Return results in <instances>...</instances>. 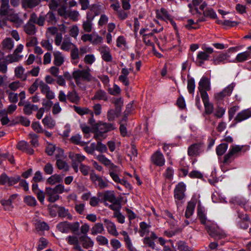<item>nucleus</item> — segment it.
I'll use <instances>...</instances> for the list:
<instances>
[{"mask_svg":"<svg viewBox=\"0 0 251 251\" xmlns=\"http://www.w3.org/2000/svg\"><path fill=\"white\" fill-rule=\"evenodd\" d=\"M91 70L89 67H86L83 70H77L73 72V77L77 85H79L80 81L86 82L95 81V78L91 74Z\"/></svg>","mask_w":251,"mask_h":251,"instance_id":"1","label":"nucleus"},{"mask_svg":"<svg viewBox=\"0 0 251 251\" xmlns=\"http://www.w3.org/2000/svg\"><path fill=\"white\" fill-rule=\"evenodd\" d=\"M97 197L99 198L100 201L104 203L105 205H108L106 201H109L113 204H119L113 191L107 190L98 192Z\"/></svg>","mask_w":251,"mask_h":251,"instance_id":"2","label":"nucleus"},{"mask_svg":"<svg viewBox=\"0 0 251 251\" xmlns=\"http://www.w3.org/2000/svg\"><path fill=\"white\" fill-rule=\"evenodd\" d=\"M186 186L182 182L178 183L174 189V198L177 207L181 206L183 203L182 200L184 198Z\"/></svg>","mask_w":251,"mask_h":251,"instance_id":"3","label":"nucleus"},{"mask_svg":"<svg viewBox=\"0 0 251 251\" xmlns=\"http://www.w3.org/2000/svg\"><path fill=\"white\" fill-rule=\"evenodd\" d=\"M242 149L243 146L239 145L231 146L228 153L224 156L223 163L226 165L229 164L234 158L238 156V153L240 152Z\"/></svg>","mask_w":251,"mask_h":251,"instance_id":"4","label":"nucleus"},{"mask_svg":"<svg viewBox=\"0 0 251 251\" xmlns=\"http://www.w3.org/2000/svg\"><path fill=\"white\" fill-rule=\"evenodd\" d=\"M205 228L209 235L215 239L219 240L226 237L225 233L215 224H206Z\"/></svg>","mask_w":251,"mask_h":251,"instance_id":"5","label":"nucleus"},{"mask_svg":"<svg viewBox=\"0 0 251 251\" xmlns=\"http://www.w3.org/2000/svg\"><path fill=\"white\" fill-rule=\"evenodd\" d=\"M203 51H199L197 55L196 63L199 66H202L205 61L209 60L210 55L213 52V49L210 47L202 48Z\"/></svg>","mask_w":251,"mask_h":251,"instance_id":"6","label":"nucleus"},{"mask_svg":"<svg viewBox=\"0 0 251 251\" xmlns=\"http://www.w3.org/2000/svg\"><path fill=\"white\" fill-rule=\"evenodd\" d=\"M90 178L95 185L100 189H104L109 186L108 180L97 175L94 170H92L90 174Z\"/></svg>","mask_w":251,"mask_h":251,"instance_id":"7","label":"nucleus"},{"mask_svg":"<svg viewBox=\"0 0 251 251\" xmlns=\"http://www.w3.org/2000/svg\"><path fill=\"white\" fill-rule=\"evenodd\" d=\"M115 126L113 124L109 123H104L99 121L94 126V130L100 131L103 133H106L115 129Z\"/></svg>","mask_w":251,"mask_h":251,"instance_id":"8","label":"nucleus"},{"mask_svg":"<svg viewBox=\"0 0 251 251\" xmlns=\"http://www.w3.org/2000/svg\"><path fill=\"white\" fill-rule=\"evenodd\" d=\"M143 41L144 43L148 46H151L152 47V50H154V44L152 42V40L159 47L160 44L157 38L153 35V33H150L148 34H143L142 36Z\"/></svg>","mask_w":251,"mask_h":251,"instance_id":"9","label":"nucleus"},{"mask_svg":"<svg viewBox=\"0 0 251 251\" xmlns=\"http://www.w3.org/2000/svg\"><path fill=\"white\" fill-rule=\"evenodd\" d=\"M152 163L156 166L161 167L165 163V159L162 153L159 151H156L151 156Z\"/></svg>","mask_w":251,"mask_h":251,"instance_id":"10","label":"nucleus"},{"mask_svg":"<svg viewBox=\"0 0 251 251\" xmlns=\"http://www.w3.org/2000/svg\"><path fill=\"white\" fill-rule=\"evenodd\" d=\"M202 144L198 143L191 145L188 149V154L190 156H196L203 151Z\"/></svg>","mask_w":251,"mask_h":251,"instance_id":"11","label":"nucleus"},{"mask_svg":"<svg viewBox=\"0 0 251 251\" xmlns=\"http://www.w3.org/2000/svg\"><path fill=\"white\" fill-rule=\"evenodd\" d=\"M99 50L101 55V58L105 62H111L112 60V55L109 47L106 46H101L99 48Z\"/></svg>","mask_w":251,"mask_h":251,"instance_id":"12","label":"nucleus"},{"mask_svg":"<svg viewBox=\"0 0 251 251\" xmlns=\"http://www.w3.org/2000/svg\"><path fill=\"white\" fill-rule=\"evenodd\" d=\"M250 117H251V110L247 109L239 112L234 118V121L236 123H240Z\"/></svg>","mask_w":251,"mask_h":251,"instance_id":"13","label":"nucleus"},{"mask_svg":"<svg viewBox=\"0 0 251 251\" xmlns=\"http://www.w3.org/2000/svg\"><path fill=\"white\" fill-rule=\"evenodd\" d=\"M103 221L108 233L114 236H118L119 233L115 225L106 219H104Z\"/></svg>","mask_w":251,"mask_h":251,"instance_id":"14","label":"nucleus"},{"mask_svg":"<svg viewBox=\"0 0 251 251\" xmlns=\"http://www.w3.org/2000/svg\"><path fill=\"white\" fill-rule=\"evenodd\" d=\"M199 91H210L211 89L209 79L203 76L199 82Z\"/></svg>","mask_w":251,"mask_h":251,"instance_id":"15","label":"nucleus"},{"mask_svg":"<svg viewBox=\"0 0 251 251\" xmlns=\"http://www.w3.org/2000/svg\"><path fill=\"white\" fill-rule=\"evenodd\" d=\"M79 240L81 242L82 247L85 249L92 247L94 242L92 239L86 235H82L79 237Z\"/></svg>","mask_w":251,"mask_h":251,"instance_id":"16","label":"nucleus"},{"mask_svg":"<svg viewBox=\"0 0 251 251\" xmlns=\"http://www.w3.org/2000/svg\"><path fill=\"white\" fill-rule=\"evenodd\" d=\"M228 55L227 53H220L217 56H214L212 61L215 65L225 64L226 61L227 59Z\"/></svg>","mask_w":251,"mask_h":251,"instance_id":"17","label":"nucleus"},{"mask_svg":"<svg viewBox=\"0 0 251 251\" xmlns=\"http://www.w3.org/2000/svg\"><path fill=\"white\" fill-rule=\"evenodd\" d=\"M9 0H1V6L0 8V15L1 16H8L9 13Z\"/></svg>","mask_w":251,"mask_h":251,"instance_id":"18","label":"nucleus"},{"mask_svg":"<svg viewBox=\"0 0 251 251\" xmlns=\"http://www.w3.org/2000/svg\"><path fill=\"white\" fill-rule=\"evenodd\" d=\"M2 49L7 52L11 51L14 47V41L11 38H6L1 42Z\"/></svg>","mask_w":251,"mask_h":251,"instance_id":"19","label":"nucleus"},{"mask_svg":"<svg viewBox=\"0 0 251 251\" xmlns=\"http://www.w3.org/2000/svg\"><path fill=\"white\" fill-rule=\"evenodd\" d=\"M156 17L159 19H161L164 21L169 20L172 23L174 22L168 11L164 8H161L160 12L156 14Z\"/></svg>","mask_w":251,"mask_h":251,"instance_id":"20","label":"nucleus"},{"mask_svg":"<svg viewBox=\"0 0 251 251\" xmlns=\"http://www.w3.org/2000/svg\"><path fill=\"white\" fill-rule=\"evenodd\" d=\"M92 100H97L106 101L108 100V95L106 92L101 89H100L96 92L94 97L92 98Z\"/></svg>","mask_w":251,"mask_h":251,"instance_id":"21","label":"nucleus"},{"mask_svg":"<svg viewBox=\"0 0 251 251\" xmlns=\"http://www.w3.org/2000/svg\"><path fill=\"white\" fill-rule=\"evenodd\" d=\"M25 70L24 68L21 66L15 68L14 70L15 76L22 81H25L27 79V74H24Z\"/></svg>","mask_w":251,"mask_h":251,"instance_id":"22","label":"nucleus"},{"mask_svg":"<svg viewBox=\"0 0 251 251\" xmlns=\"http://www.w3.org/2000/svg\"><path fill=\"white\" fill-rule=\"evenodd\" d=\"M38 106L36 105L32 104L29 102H25L23 108L24 113L27 115H30L33 111H37Z\"/></svg>","mask_w":251,"mask_h":251,"instance_id":"23","label":"nucleus"},{"mask_svg":"<svg viewBox=\"0 0 251 251\" xmlns=\"http://www.w3.org/2000/svg\"><path fill=\"white\" fill-rule=\"evenodd\" d=\"M46 193L49 197L48 201L50 202H54L59 200L60 196L53 192L52 188L47 187L46 189Z\"/></svg>","mask_w":251,"mask_h":251,"instance_id":"24","label":"nucleus"},{"mask_svg":"<svg viewBox=\"0 0 251 251\" xmlns=\"http://www.w3.org/2000/svg\"><path fill=\"white\" fill-rule=\"evenodd\" d=\"M9 21L15 24L17 26H19L23 24V21L18 16V14L10 13L8 16Z\"/></svg>","mask_w":251,"mask_h":251,"instance_id":"25","label":"nucleus"},{"mask_svg":"<svg viewBox=\"0 0 251 251\" xmlns=\"http://www.w3.org/2000/svg\"><path fill=\"white\" fill-rule=\"evenodd\" d=\"M79 55V49L75 45H74V48H72L71 51V58L73 60V64H76L78 62Z\"/></svg>","mask_w":251,"mask_h":251,"instance_id":"26","label":"nucleus"},{"mask_svg":"<svg viewBox=\"0 0 251 251\" xmlns=\"http://www.w3.org/2000/svg\"><path fill=\"white\" fill-rule=\"evenodd\" d=\"M53 54L54 56L53 64L57 67L61 66L64 61L62 53L59 51H55Z\"/></svg>","mask_w":251,"mask_h":251,"instance_id":"27","label":"nucleus"},{"mask_svg":"<svg viewBox=\"0 0 251 251\" xmlns=\"http://www.w3.org/2000/svg\"><path fill=\"white\" fill-rule=\"evenodd\" d=\"M25 32L28 35H33L36 32L35 25L33 24L27 22L24 26Z\"/></svg>","mask_w":251,"mask_h":251,"instance_id":"28","label":"nucleus"},{"mask_svg":"<svg viewBox=\"0 0 251 251\" xmlns=\"http://www.w3.org/2000/svg\"><path fill=\"white\" fill-rule=\"evenodd\" d=\"M38 4V0H22V5L24 8H32Z\"/></svg>","mask_w":251,"mask_h":251,"instance_id":"29","label":"nucleus"},{"mask_svg":"<svg viewBox=\"0 0 251 251\" xmlns=\"http://www.w3.org/2000/svg\"><path fill=\"white\" fill-rule=\"evenodd\" d=\"M251 56V52L246 51L240 53H238L236 58L235 61L237 62H243L248 59Z\"/></svg>","mask_w":251,"mask_h":251,"instance_id":"30","label":"nucleus"},{"mask_svg":"<svg viewBox=\"0 0 251 251\" xmlns=\"http://www.w3.org/2000/svg\"><path fill=\"white\" fill-rule=\"evenodd\" d=\"M75 111L80 115L84 114H89L90 116H93V112L87 108H82L81 107L74 106Z\"/></svg>","mask_w":251,"mask_h":251,"instance_id":"31","label":"nucleus"},{"mask_svg":"<svg viewBox=\"0 0 251 251\" xmlns=\"http://www.w3.org/2000/svg\"><path fill=\"white\" fill-rule=\"evenodd\" d=\"M195 208V203L193 201L188 202L186 210L185 213V216L186 218H189L193 214Z\"/></svg>","mask_w":251,"mask_h":251,"instance_id":"32","label":"nucleus"},{"mask_svg":"<svg viewBox=\"0 0 251 251\" xmlns=\"http://www.w3.org/2000/svg\"><path fill=\"white\" fill-rule=\"evenodd\" d=\"M67 99L71 102L77 103L80 100V98L75 91H73L68 93Z\"/></svg>","mask_w":251,"mask_h":251,"instance_id":"33","label":"nucleus"},{"mask_svg":"<svg viewBox=\"0 0 251 251\" xmlns=\"http://www.w3.org/2000/svg\"><path fill=\"white\" fill-rule=\"evenodd\" d=\"M104 231V227L101 223H96L91 228V234L93 235L102 233Z\"/></svg>","mask_w":251,"mask_h":251,"instance_id":"34","label":"nucleus"},{"mask_svg":"<svg viewBox=\"0 0 251 251\" xmlns=\"http://www.w3.org/2000/svg\"><path fill=\"white\" fill-rule=\"evenodd\" d=\"M97 159L106 166H110V168H117V166L111 163V161L103 155H99Z\"/></svg>","mask_w":251,"mask_h":251,"instance_id":"35","label":"nucleus"},{"mask_svg":"<svg viewBox=\"0 0 251 251\" xmlns=\"http://www.w3.org/2000/svg\"><path fill=\"white\" fill-rule=\"evenodd\" d=\"M81 137L79 134H76L74 136H73L70 138V141L71 143L75 144L81 146H84L86 145L89 142H85L81 141Z\"/></svg>","mask_w":251,"mask_h":251,"instance_id":"36","label":"nucleus"},{"mask_svg":"<svg viewBox=\"0 0 251 251\" xmlns=\"http://www.w3.org/2000/svg\"><path fill=\"white\" fill-rule=\"evenodd\" d=\"M62 181V177L60 175L55 174L52 175L47 180V182L50 185H53L56 183H60Z\"/></svg>","mask_w":251,"mask_h":251,"instance_id":"37","label":"nucleus"},{"mask_svg":"<svg viewBox=\"0 0 251 251\" xmlns=\"http://www.w3.org/2000/svg\"><path fill=\"white\" fill-rule=\"evenodd\" d=\"M57 228L62 233H68L70 231V223L67 221L61 222L57 225Z\"/></svg>","mask_w":251,"mask_h":251,"instance_id":"38","label":"nucleus"},{"mask_svg":"<svg viewBox=\"0 0 251 251\" xmlns=\"http://www.w3.org/2000/svg\"><path fill=\"white\" fill-rule=\"evenodd\" d=\"M58 216L62 218L67 217L69 220H71L73 217L69 212L68 209H65L63 207H59L58 210Z\"/></svg>","mask_w":251,"mask_h":251,"instance_id":"39","label":"nucleus"},{"mask_svg":"<svg viewBox=\"0 0 251 251\" xmlns=\"http://www.w3.org/2000/svg\"><path fill=\"white\" fill-rule=\"evenodd\" d=\"M121 113V110L120 109L115 110L113 109H110L107 114V118L109 121H114L116 117H118Z\"/></svg>","mask_w":251,"mask_h":251,"instance_id":"40","label":"nucleus"},{"mask_svg":"<svg viewBox=\"0 0 251 251\" xmlns=\"http://www.w3.org/2000/svg\"><path fill=\"white\" fill-rule=\"evenodd\" d=\"M45 20L48 23L49 25H54L56 24L57 20L54 14L51 11H49L45 16Z\"/></svg>","mask_w":251,"mask_h":251,"instance_id":"41","label":"nucleus"},{"mask_svg":"<svg viewBox=\"0 0 251 251\" xmlns=\"http://www.w3.org/2000/svg\"><path fill=\"white\" fill-rule=\"evenodd\" d=\"M45 126L48 128H53L55 125V122L50 117L47 116L42 120Z\"/></svg>","mask_w":251,"mask_h":251,"instance_id":"42","label":"nucleus"},{"mask_svg":"<svg viewBox=\"0 0 251 251\" xmlns=\"http://www.w3.org/2000/svg\"><path fill=\"white\" fill-rule=\"evenodd\" d=\"M228 148V145L226 143H222L218 146L216 148V153L218 156L223 155L226 151Z\"/></svg>","mask_w":251,"mask_h":251,"instance_id":"43","label":"nucleus"},{"mask_svg":"<svg viewBox=\"0 0 251 251\" xmlns=\"http://www.w3.org/2000/svg\"><path fill=\"white\" fill-rule=\"evenodd\" d=\"M56 165L59 170H63L66 172L69 170V167L67 163L61 159H57L56 160Z\"/></svg>","mask_w":251,"mask_h":251,"instance_id":"44","label":"nucleus"},{"mask_svg":"<svg viewBox=\"0 0 251 251\" xmlns=\"http://www.w3.org/2000/svg\"><path fill=\"white\" fill-rule=\"evenodd\" d=\"M149 227L150 226L147 225L144 222H142L140 223L139 233L141 236L143 237L146 233H148L149 232Z\"/></svg>","mask_w":251,"mask_h":251,"instance_id":"45","label":"nucleus"},{"mask_svg":"<svg viewBox=\"0 0 251 251\" xmlns=\"http://www.w3.org/2000/svg\"><path fill=\"white\" fill-rule=\"evenodd\" d=\"M35 228L37 231H44L49 229V226L45 222L38 221L35 224Z\"/></svg>","mask_w":251,"mask_h":251,"instance_id":"46","label":"nucleus"},{"mask_svg":"<svg viewBox=\"0 0 251 251\" xmlns=\"http://www.w3.org/2000/svg\"><path fill=\"white\" fill-rule=\"evenodd\" d=\"M74 45H75L71 43L69 39H65L61 46V49L63 50L69 51L72 46L74 48Z\"/></svg>","mask_w":251,"mask_h":251,"instance_id":"47","label":"nucleus"},{"mask_svg":"<svg viewBox=\"0 0 251 251\" xmlns=\"http://www.w3.org/2000/svg\"><path fill=\"white\" fill-rule=\"evenodd\" d=\"M203 15L205 17H208L211 19H216L217 18V14L214 10L211 8H207L203 11Z\"/></svg>","mask_w":251,"mask_h":251,"instance_id":"48","label":"nucleus"},{"mask_svg":"<svg viewBox=\"0 0 251 251\" xmlns=\"http://www.w3.org/2000/svg\"><path fill=\"white\" fill-rule=\"evenodd\" d=\"M80 228V224L78 222L74 223H70V231H71L73 233L79 235V229Z\"/></svg>","mask_w":251,"mask_h":251,"instance_id":"49","label":"nucleus"},{"mask_svg":"<svg viewBox=\"0 0 251 251\" xmlns=\"http://www.w3.org/2000/svg\"><path fill=\"white\" fill-rule=\"evenodd\" d=\"M6 93L8 95V99L11 102L16 103L18 100V95L10 92L9 90H5Z\"/></svg>","mask_w":251,"mask_h":251,"instance_id":"50","label":"nucleus"},{"mask_svg":"<svg viewBox=\"0 0 251 251\" xmlns=\"http://www.w3.org/2000/svg\"><path fill=\"white\" fill-rule=\"evenodd\" d=\"M25 202L30 206H35L37 204V201L35 198L31 196H27L24 198Z\"/></svg>","mask_w":251,"mask_h":251,"instance_id":"51","label":"nucleus"},{"mask_svg":"<svg viewBox=\"0 0 251 251\" xmlns=\"http://www.w3.org/2000/svg\"><path fill=\"white\" fill-rule=\"evenodd\" d=\"M23 87L22 83L18 80L13 81L8 84V88L9 90L16 91L20 87Z\"/></svg>","mask_w":251,"mask_h":251,"instance_id":"52","label":"nucleus"},{"mask_svg":"<svg viewBox=\"0 0 251 251\" xmlns=\"http://www.w3.org/2000/svg\"><path fill=\"white\" fill-rule=\"evenodd\" d=\"M82 27L85 32H90L92 31V24L90 18L87 17V20L83 23Z\"/></svg>","mask_w":251,"mask_h":251,"instance_id":"53","label":"nucleus"},{"mask_svg":"<svg viewBox=\"0 0 251 251\" xmlns=\"http://www.w3.org/2000/svg\"><path fill=\"white\" fill-rule=\"evenodd\" d=\"M177 249L180 251H192V249L188 246L184 241H179L177 243Z\"/></svg>","mask_w":251,"mask_h":251,"instance_id":"54","label":"nucleus"},{"mask_svg":"<svg viewBox=\"0 0 251 251\" xmlns=\"http://www.w3.org/2000/svg\"><path fill=\"white\" fill-rule=\"evenodd\" d=\"M70 158L72 159V161H75L77 163H81L82 161H83L86 157L85 156L82 155L79 153H76L75 154H73V155H70Z\"/></svg>","mask_w":251,"mask_h":251,"instance_id":"55","label":"nucleus"},{"mask_svg":"<svg viewBox=\"0 0 251 251\" xmlns=\"http://www.w3.org/2000/svg\"><path fill=\"white\" fill-rule=\"evenodd\" d=\"M195 89V82L193 78H190L187 81V89L190 94H194Z\"/></svg>","mask_w":251,"mask_h":251,"instance_id":"56","label":"nucleus"},{"mask_svg":"<svg viewBox=\"0 0 251 251\" xmlns=\"http://www.w3.org/2000/svg\"><path fill=\"white\" fill-rule=\"evenodd\" d=\"M3 159L4 160L7 159L12 164L15 163L13 155L8 152L4 153H0V159Z\"/></svg>","mask_w":251,"mask_h":251,"instance_id":"57","label":"nucleus"},{"mask_svg":"<svg viewBox=\"0 0 251 251\" xmlns=\"http://www.w3.org/2000/svg\"><path fill=\"white\" fill-rule=\"evenodd\" d=\"M115 168H110L109 171V174L115 182L119 183L121 182V179L120 178L118 174L115 172Z\"/></svg>","mask_w":251,"mask_h":251,"instance_id":"58","label":"nucleus"},{"mask_svg":"<svg viewBox=\"0 0 251 251\" xmlns=\"http://www.w3.org/2000/svg\"><path fill=\"white\" fill-rule=\"evenodd\" d=\"M40 81L38 78L35 79V81L28 88V92L30 94H33L40 86Z\"/></svg>","mask_w":251,"mask_h":251,"instance_id":"59","label":"nucleus"},{"mask_svg":"<svg viewBox=\"0 0 251 251\" xmlns=\"http://www.w3.org/2000/svg\"><path fill=\"white\" fill-rule=\"evenodd\" d=\"M120 88L116 84L113 85V88H109L108 89V93L113 96H116L121 93Z\"/></svg>","mask_w":251,"mask_h":251,"instance_id":"60","label":"nucleus"},{"mask_svg":"<svg viewBox=\"0 0 251 251\" xmlns=\"http://www.w3.org/2000/svg\"><path fill=\"white\" fill-rule=\"evenodd\" d=\"M84 147V150L87 153L90 154H94L96 148L95 143L91 144L89 146L85 145Z\"/></svg>","mask_w":251,"mask_h":251,"instance_id":"61","label":"nucleus"},{"mask_svg":"<svg viewBox=\"0 0 251 251\" xmlns=\"http://www.w3.org/2000/svg\"><path fill=\"white\" fill-rule=\"evenodd\" d=\"M0 120L1 124L3 125H5L9 123V120L7 117V113L5 111H0Z\"/></svg>","mask_w":251,"mask_h":251,"instance_id":"62","label":"nucleus"},{"mask_svg":"<svg viewBox=\"0 0 251 251\" xmlns=\"http://www.w3.org/2000/svg\"><path fill=\"white\" fill-rule=\"evenodd\" d=\"M41 45L43 48L48 51L52 50V44L49 40H42L41 42Z\"/></svg>","mask_w":251,"mask_h":251,"instance_id":"63","label":"nucleus"},{"mask_svg":"<svg viewBox=\"0 0 251 251\" xmlns=\"http://www.w3.org/2000/svg\"><path fill=\"white\" fill-rule=\"evenodd\" d=\"M96 150L100 152H106L107 149L105 145L102 144L101 141H98L97 144L96 145Z\"/></svg>","mask_w":251,"mask_h":251,"instance_id":"64","label":"nucleus"}]
</instances>
